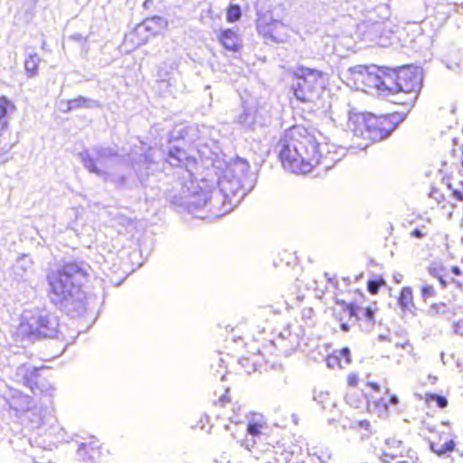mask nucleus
<instances>
[{
  "mask_svg": "<svg viewBox=\"0 0 463 463\" xmlns=\"http://www.w3.org/2000/svg\"><path fill=\"white\" fill-rule=\"evenodd\" d=\"M396 463H410V462H409V461H407V460H399V461H397Z\"/></svg>",
  "mask_w": 463,
  "mask_h": 463,
  "instance_id": "a19ab883",
  "label": "nucleus"
},
{
  "mask_svg": "<svg viewBox=\"0 0 463 463\" xmlns=\"http://www.w3.org/2000/svg\"><path fill=\"white\" fill-rule=\"evenodd\" d=\"M421 89V78L419 71L411 66L396 69L392 95L404 92L412 95L414 100Z\"/></svg>",
  "mask_w": 463,
  "mask_h": 463,
  "instance_id": "9d476101",
  "label": "nucleus"
},
{
  "mask_svg": "<svg viewBox=\"0 0 463 463\" xmlns=\"http://www.w3.org/2000/svg\"><path fill=\"white\" fill-rule=\"evenodd\" d=\"M368 79V65L358 64L350 67L345 75V82L347 86L364 92L367 91Z\"/></svg>",
  "mask_w": 463,
  "mask_h": 463,
  "instance_id": "f8f14e48",
  "label": "nucleus"
},
{
  "mask_svg": "<svg viewBox=\"0 0 463 463\" xmlns=\"http://www.w3.org/2000/svg\"><path fill=\"white\" fill-rule=\"evenodd\" d=\"M258 33L267 41L276 43H283L290 36L288 25L281 20L274 19L271 16L263 14L256 21Z\"/></svg>",
  "mask_w": 463,
  "mask_h": 463,
  "instance_id": "6e6552de",
  "label": "nucleus"
},
{
  "mask_svg": "<svg viewBox=\"0 0 463 463\" xmlns=\"http://www.w3.org/2000/svg\"><path fill=\"white\" fill-rule=\"evenodd\" d=\"M17 330L23 338L48 337L54 333L55 328L49 316L32 314L22 317Z\"/></svg>",
  "mask_w": 463,
  "mask_h": 463,
  "instance_id": "0eeeda50",
  "label": "nucleus"
},
{
  "mask_svg": "<svg viewBox=\"0 0 463 463\" xmlns=\"http://www.w3.org/2000/svg\"><path fill=\"white\" fill-rule=\"evenodd\" d=\"M217 41L224 51L238 53L243 44L238 32L232 28H222L217 33Z\"/></svg>",
  "mask_w": 463,
  "mask_h": 463,
  "instance_id": "4468645a",
  "label": "nucleus"
},
{
  "mask_svg": "<svg viewBox=\"0 0 463 463\" xmlns=\"http://www.w3.org/2000/svg\"><path fill=\"white\" fill-rule=\"evenodd\" d=\"M379 92L392 95L396 69L379 66Z\"/></svg>",
  "mask_w": 463,
  "mask_h": 463,
  "instance_id": "a211bd4d",
  "label": "nucleus"
},
{
  "mask_svg": "<svg viewBox=\"0 0 463 463\" xmlns=\"http://www.w3.org/2000/svg\"><path fill=\"white\" fill-rule=\"evenodd\" d=\"M374 453L383 463H391L400 458H413V449L396 436H389L377 440Z\"/></svg>",
  "mask_w": 463,
  "mask_h": 463,
  "instance_id": "423d86ee",
  "label": "nucleus"
},
{
  "mask_svg": "<svg viewBox=\"0 0 463 463\" xmlns=\"http://www.w3.org/2000/svg\"><path fill=\"white\" fill-rule=\"evenodd\" d=\"M15 109L14 103L8 99L6 96H0V120L5 118L8 112L14 111Z\"/></svg>",
  "mask_w": 463,
  "mask_h": 463,
  "instance_id": "bb28decb",
  "label": "nucleus"
},
{
  "mask_svg": "<svg viewBox=\"0 0 463 463\" xmlns=\"http://www.w3.org/2000/svg\"><path fill=\"white\" fill-rule=\"evenodd\" d=\"M80 450L82 451L83 453H89L91 451L93 454H97L98 456H99L100 454L99 449L98 448H94L87 444H82Z\"/></svg>",
  "mask_w": 463,
  "mask_h": 463,
  "instance_id": "473e14b6",
  "label": "nucleus"
},
{
  "mask_svg": "<svg viewBox=\"0 0 463 463\" xmlns=\"http://www.w3.org/2000/svg\"><path fill=\"white\" fill-rule=\"evenodd\" d=\"M167 27V21L160 16L146 18L136 25L126 36L125 43L131 44L133 48L146 44L151 39L162 34Z\"/></svg>",
  "mask_w": 463,
  "mask_h": 463,
  "instance_id": "39448f33",
  "label": "nucleus"
},
{
  "mask_svg": "<svg viewBox=\"0 0 463 463\" xmlns=\"http://www.w3.org/2000/svg\"><path fill=\"white\" fill-rule=\"evenodd\" d=\"M325 362L330 369H343L352 362L351 352L348 347L333 350L326 355Z\"/></svg>",
  "mask_w": 463,
  "mask_h": 463,
  "instance_id": "f3484780",
  "label": "nucleus"
},
{
  "mask_svg": "<svg viewBox=\"0 0 463 463\" xmlns=\"http://www.w3.org/2000/svg\"><path fill=\"white\" fill-rule=\"evenodd\" d=\"M411 234L416 238H422L426 235V232H421L420 229H414L411 231Z\"/></svg>",
  "mask_w": 463,
  "mask_h": 463,
  "instance_id": "f704fd0d",
  "label": "nucleus"
},
{
  "mask_svg": "<svg viewBox=\"0 0 463 463\" xmlns=\"http://www.w3.org/2000/svg\"><path fill=\"white\" fill-rule=\"evenodd\" d=\"M49 286L48 296L55 303L79 298L90 279L88 266L78 260L63 262L46 277Z\"/></svg>",
  "mask_w": 463,
  "mask_h": 463,
  "instance_id": "f03ea898",
  "label": "nucleus"
},
{
  "mask_svg": "<svg viewBox=\"0 0 463 463\" xmlns=\"http://www.w3.org/2000/svg\"><path fill=\"white\" fill-rule=\"evenodd\" d=\"M6 136H11V133H9L6 129H3L0 132V163H4L9 160L11 149L16 143L14 138L12 140H6Z\"/></svg>",
  "mask_w": 463,
  "mask_h": 463,
  "instance_id": "412c9836",
  "label": "nucleus"
},
{
  "mask_svg": "<svg viewBox=\"0 0 463 463\" xmlns=\"http://www.w3.org/2000/svg\"><path fill=\"white\" fill-rule=\"evenodd\" d=\"M368 402H372L375 406L386 409L390 404L396 405L399 402V400L395 395H387L386 397H382L377 400L370 394L368 396Z\"/></svg>",
  "mask_w": 463,
  "mask_h": 463,
  "instance_id": "393cba45",
  "label": "nucleus"
},
{
  "mask_svg": "<svg viewBox=\"0 0 463 463\" xmlns=\"http://www.w3.org/2000/svg\"><path fill=\"white\" fill-rule=\"evenodd\" d=\"M396 128L394 117L370 113L368 140L375 142L387 137Z\"/></svg>",
  "mask_w": 463,
  "mask_h": 463,
  "instance_id": "9b49d317",
  "label": "nucleus"
},
{
  "mask_svg": "<svg viewBox=\"0 0 463 463\" xmlns=\"http://www.w3.org/2000/svg\"><path fill=\"white\" fill-rule=\"evenodd\" d=\"M429 196L434 201L437 208L445 211L449 216L452 215L455 204L448 201L439 189L432 188Z\"/></svg>",
  "mask_w": 463,
  "mask_h": 463,
  "instance_id": "6ab92c4d",
  "label": "nucleus"
},
{
  "mask_svg": "<svg viewBox=\"0 0 463 463\" xmlns=\"http://www.w3.org/2000/svg\"><path fill=\"white\" fill-rule=\"evenodd\" d=\"M360 382V376L358 373H350L346 376V383L349 387L354 388L358 385Z\"/></svg>",
  "mask_w": 463,
  "mask_h": 463,
  "instance_id": "2f4dec72",
  "label": "nucleus"
},
{
  "mask_svg": "<svg viewBox=\"0 0 463 463\" xmlns=\"http://www.w3.org/2000/svg\"><path fill=\"white\" fill-rule=\"evenodd\" d=\"M241 17V6L237 4H230L226 8V21L228 23H235Z\"/></svg>",
  "mask_w": 463,
  "mask_h": 463,
  "instance_id": "a878e982",
  "label": "nucleus"
},
{
  "mask_svg": "<svg viewBox=\"0 0 463 463\" xmlns=\"http://www.w3.org/2000/svg\"><path fill=\"white\" fill-rule=\"evenodd\" d=\"M453 198L457 200L458 202H463V192L459 190H452L451 193Z\"/></svg>",
  "mask_w": 463,
  "mask_h": 463,
  "instance_id": "72a5a7b5",
  "label": "nucleus"
},
{
  "mask_svg": "<svg viewBox=\"0 0 463 463\" xmlns=\"http://www.w3.org/2000/svg\"><path fill=\"white\" fill-rule=\"evenodd\" d=\"M424 402L427 404H430V402H435L437 407L440 409H444L448 406V400L445 396L435 394V393H426L424 395Z\"/></svg>",
  "mask_w": 463,
  "mask_h": 463,
  "instance_id": "cd10ccee",
  "label": "nucleus"
},
{
  "mask_svg": "<svg viewBox=\"0 0 463 463\" xmlns=\"http://www.w3.org/2000/svg\"><path fill=\"white\" fill-rule=\"evenodd\" d=\"M39 58L35 54L29 55L24 61V68L28 77H34L38 73Z\"/></svg>",
  "mask_w": 463,
  "mask_h": 463,
  "instance_id": "5701e85b",
  "label": "nucleus"
},
{
  "mask_svg": "<svg viewBox=\"0 0 463 463\" xmlns=\"http://www.w3.org/2000/svg\"><path fill=\"white\" fill-rule=\"evenodd\" d=\"M368 112H352L348 115L347 127L357 137L368 139L369 132Z\"/></svg>",
  "mask_w": 463,
  "mask_h": 463,
  "instance_id": "2eb2a0df",
  "label": "nucleus"
},
{
  "mask_svg": "<svg viewBox=\"0 0 463 463\" xmlns=\"http://www.w3.org/2000/svg\"><path fill=\"white\" fill-rule=\"evenodd\" d=\"M398 305L403 312L411 311L414 307L412 290L409 287H403L398 297Z\"/></svg>",
  "mask_w": 463,
  "mask_h": 463,
  "instance_id": "4be33fe9",
  "label": "nucleus"
},
{
  "mask_svg": "<svg viewBox=\"0 0 463 463\" xmlns=\"http://www.w3.org/2000/svg\"><path fill=\"white\" fill-rule=\"evenodd\" d=\"M451 271L456 275V276H461L462 275V272L460 270V269L458 267V266H454L451 268Z\"/></svg>",
  "mask_w": 463,
  "mask_h": 463,
  "instance_id": "4c0bfd02",
  "label": "nucleus"
},
{
  "mask_svg": "<svg viewBox=\"0 0 463 463\" xmlns=\"http://www.w3.org/2000/svg\"><path fill=\"white\" fill-rule=\"evenodd\" d=\"M220 367H222V372L220 373V379H221V380H223V379H224V377H225V375H226L227 371H226V369H225L223 366H222L221 364H220Z\"/></svg>",
  "mask_w": 463,
  "mask_h": 463,
  "instance_id": "58836bf2",
  "label": "nucleus"
},
{
  "mask_svg": "<svg viewBox=\"0 0 463 463\" xmlns=\"http://www.w3.org/2000/svg\"><path fill=\"white\" fill-rule=\"evenodd\" d=\"M250 165L244 160H239L232 164L230 170L232 176H224L220 181L221 191L226 197L236 196L238 194H244L245 187L242 184L246 177Z\"/></svg>",
  "mask_w": 463,
  "mask_h": 463,
  "instance_id": "1a4fd4ad",
  "label": "nucleus"
},
{
  "mask_svg": "<svg viewBox=\"0 0 463 463\" xmlns=\"http://www.w3.org/2000/svg\"><path fill=\"white\" fill-rule=\"evenodd\" d=\"M266 426L267 421L263 415L253 414L247 423L246 431L252 437H259L262 434L263 429L266 428Z\"/></svg>",
  "mask_w": 463,
  "mask_h": 463,
  "instance_id": "aec40b11",
  "label": "nucleus"
},
{
  "mask_svg": "<svg viewBox=\"0 0 463 463\" xmlns=\"http://www.w3.org/2000/svg\"><path fill=\"white\" fill-rule=\"evenodd\" d=\"M276 149L282 168L296 175L310 173L323 158L315 131L302 125L286 129L279 138Z\"/></svg>",
  "mask_w": 463,
  "mask_h": 463,
  "instance_id": "f257e3e1",
  "label": "nucleus"
},
{
  "mask_svg": "<svg viewBox=\"0 0 463 463\" xmlns=\"http://www.w3.org/2000/svg\"><path fill=\"white\" fill-rule=\"evenodd\" d=\"M420 294H421V298H423L424 301H427L430 298H433L437 296L435 288L433 286L428 285V284L423 285L421 287Z\"/></svg>",
  "mask_w": 463,
  "mask_h": 463,
  "instance_id": "7c9ffc66",
  "label": "nucleus"
},
{
  "mask_svg": "<svg viewBox=\"0 0 463 463\" xmlns=\"http://www.w3.org/2000/svg\"><path fill=\"white\" fill-rule=\"evenodd\" d=\"M289 73L292 80L290 91L302 103L320 99L327 88V74L317 68L298 64Z\"/></svg>",
  "mask_w": 463,
  "mask_h": 463,
  "instance_id": "7ed1b4c3",
  "label": "nucleus"
},
{
  "mask_svg": "<svg viewBox=\"0 0 463 463\" xmlns=\"http://www.w3.org/2000/svg\"><path fill=\"white\" fill-rule=\"evenodd\" d=\"M455 282H456L458 285H461V283H460V282H458V281H457V280H455Z\"/></svg>",
  "mask_w": 463,
  "mask_h": 463,
  "instance_id": "79ce46f5",
  "label": "nucleus"
},
{
  "mask_svg": "<svg viewBox=\"0 0 463 463\" xmlns=\"http://www.w3.org/2000/svg\"><path fill=\"white\" fill-rule=\"evenodd\" d=\"M87 167L90 171L93 173L99 174L100 172L99 169L97 167L96 163L93 161H90Z\"/></svg>",
  "mask_w": 463,
  "mask_h": 463,
  "instance_id": "c9c22d12",
  "label": "nucleus"
},
{
  "mask_svg": "<svg viewBox=\"0 0 463 463\" xmlns=\"http://www.w3.org/2000/svg\"><path fill=\"white\" fill-rule=\"evenodd\" d=\"M366 297L360 293L359 299L347 302L343 299H335V303L340 307L339 310L334 311V316L337 321L340 322V328L347 332L350 326L346 319L353 320L354 323L359 326L365 325L373 326L376 320V314L379 310L377 303L373 301L367 305Z\"/></svg>",
  "mask_w": 463,
  "mask_h": 463,
  "instance_id": "20e7f679",
  "label": "nucleus"
},
{
  "mask_svg": "<svg viewBox=\"0 0 463 463\" xmlns=\"http://www.w3.org/2000/svg\"><path fill=\"white\" fill-rule=\"evenodd\" d=\"M366 385L371 388L373 392H380V385L373 382H368Z\"/></svg>",
  "mask_w": 463,
  "mask_h": 463,
  "instance_id": "e433bc0d",
  "label": "nucleus"
},
{
  "mask_svg": "<svg viewBox=\"0 0 463 463\" xmlns=\"http://www.w3.org/2000/svg\"><path fill=\"white\" fill-rule=\"evenodd\" d=\"M429 430L435 433V437L429 439L430 449L434 454L442 457L456 449V442L453 439L445 438L442 442L444 433H438L434 428H429Z\"/></svg>",
  "mask_w": 463,
  "mask_h": 463,
  "instance_id": "dca6fc26",
  "label": "nucleus"
},
{
  "mask_svg": "<svg viewBox=\"0 0 463 463\" xmlns=\"http://www.w3.org/2000/svg\"><path fill=\"white\" fill-rule=\"evenodd\" d=\"M216 399L212 402V407L217 418L230 416V412L234 411L237 402H233L230 394V388L224 386L219 392H213Z\"/></svg>",
  "mask_w": 463,
  "mask_h": 463,
  "instance_id": "ddd939ff",
  "label": "nucleus"
},
{
  "mask_svg": "<svg viewBox=\"0 0 463 463\" xmlns=\"http://www.w3.org/2000/svg\"><path fill=\"white\" fill-rule=\"evenodd\" d=\"M385 285V280L383 278H378L376 279H371L367 282V289L370 294L376 295L381 287Z\"/></svg>",
  "mask_w": 463,
  "mask_h": 463,
  "instance_id": "c756f323",
  "label": "nucleus"
},
{
  "mask_svg": "<svg viewBox=\"0 0 463 463\" xmlns=\"http://www.w3.org/2000/svg\"><path fill=\"white\" fill-rule=\"evenodd\" d=\"M439 282L441 283V285H442L443 287H445V286L447 285L446 281L442 279V277H439Z\"/></svg>",
  "mask_w": 463,
  "mask_h": 463,
  "instance_id": "ea45409f",
  "label": "nucleus"
},
{
  "mask_svg": "<svg viewBox=\"0 0 463 463\" xmlns=\"http://www.w3.org/2000/svg\"><path fill=\"white\" fill-rule=\"evenodd\" d=\"M369 69V79L367 91L371 90H376L379 92V66L374 64L368 65Z\"/></svg>",
  "mask_w": 463,
  "mask_h": 463,
  "instance_id": "b1692460",
  "label": "nucleus"
},
{
  "mask_svg": "<svg viewBox=\"0 0 463 463\" xmlns=\"http://www.w3.org/2000/svg\"><path fill=\"white\" fill-rule=\"evenodd\" d=\"M39 378V373L36 369L32 370L24 376V383L31 389L34 390L35 388H39V384L37 379Z\"/></svg>",
  "mask_w": 463,
  "mask_h": 463,
  "instance_id": "c85d7f7f",
  "label": "nucleus"
}]
</instances>
